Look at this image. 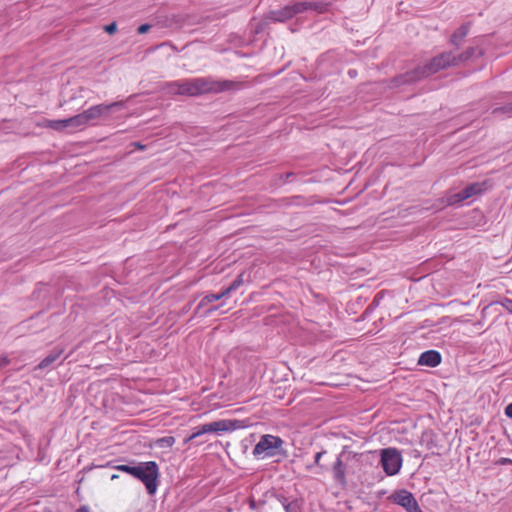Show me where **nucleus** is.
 I'll return each mask as SVG.
<instances>
[{"label":"nucleus","instance_id":"nucleus-33","mask_svg":"<svg viewBox=\"0 0 512 512\" xmlns=\"http://www.w3.org/2000/svg\"><path fill=\"white\" fill-rule=\"evenodd\" d=\"M118 477H119V476H118L117 474H113V475L111 476V479H112V480H115V479H117Z\"/></svg>","mask_w":512,"mask_h":512},{"label":"nucleus","instance_id":"nucleus-8","mask_svg":"<svg viewBox=\"0 0 512 512\" xmlns=\"http://www.w3.org/2000/svg\"><path fill=\"white\" fill-rule=\"evenodd\" d=\"M456 63V58L453 57L450 53H443L437 57H434L429 64L424 67L422 72L423 76H429L431 74L437 73L438 71L445 69L451 65Z\"/></svg>","mask_w":512,"mask_h":512},{"label":"nucleus","instance_id":"nucleus-29","mask_svg":"<svg viewBox=\"0 0 512 512\" xmlns=\"http://www.w3.org/2000/svg\"><path fill=\"white\" fill-rule=\"evenodd\" d=\"M323 454H324V452H318V453H316V455H315V463H316V464H319V461H320V459H321V457H322V455H323Z\"/></svg>","mask_w":512,"mask_h":512},{"label":"nucleus","instance_id":"nucleus-36","mask_svg":"<svg viewBox=\"0 0 512 512\" xmlns=\"http://www.w3.org/2000/svg\"><path fill=\"white\" fill-rule=\"evenodd\" d=\"M511 312H512V302H511Z\"/></svg>","mask_w":512,"mask_h":512},{"label":"nucleus","instance_id":"nucleus-7","mask_svg":"<svg viewBox=\"0 0 512 512\" xmlns=\"http://www.w3.org/2000/svg\"><path fill=\"white\" fill-rule=\"evenodd\" d=\"M123 101H117L110 104H97L84 110L82 113L84 120L88 125H93L97 120L107 115L111 109L115 107H122Z\"/></svg>","mask_w":512,"mask_h":512},{"label":"nucleus","instance_id":"nucleus-23","mask_svg":"<svg viewBox=\"0 0 512 512\" xmlns=\"http://www.w3.org/2000/svg\"><path fill=\"white\" fill-rule=\"evenodd\" d=\"M104 30H105L107 33H109V34H113V33H115V32H116V30H117V24H116V22H112V23H110L109 25H106V26L104 27Z\"/></svg>","mask_w":512,"mask_h":512},{"label":"nucleus","instance_id":"nucleus-28","mask_svg":"<svg viewBox=\"0 0 512 512\" xmlns=\"http://www.w3.org/2000/svg\"><path fill=\"white\" fill-rule=\"evenodd\" d=\"M52 120L50 119H44L41 123L38 124V126L40 127H44V128H50V124Z\"/></svg>","mask_w":512,"mask_h":512},{"label":"nucleus","instance_id":"nucleus-26","mask_svg":"<svg viewBox=\"0 0 512 512\" xmlns=\"http://www.w3.org/2000/svg\"><path fill=\"white\" fill-rule=\"evenodd\" d=\"M505 415L512 419V403L505 407Z\"/></svg>","mask_w":512,"mask_h":512},{"label":"nucleus","instance_id":"nucleus-20","mask_svg":"<svg viewBox=\"0 0 512 512\" xmlns=\"http://www.w3.org/2000/svg\"><path fill=\"white\" fill-rule=\"evenodd\" d=\"M467 35V28L461 27L456 33L452 35V42L454 44H457L458 41H460L462 38H464Z\"/></svg>","mask_w":512,"mask_h":512},{"label":"nucleus","instance_id":"nucleus-12","mask_svg":"<svg viewBox=\"0 0 512 512\" xmlns=\"http://www.w3.org/2000/svg\"><path fill=\"white\" fill-rule=\"evenodd\" d=\"M333 475L338 483L341 485L346 484V467L340 458H337L333 465Z\"/></svg>","mask_w":512,"mask_h":512},{"label":"nucleus","instance_id":"nucleus-14","mask_svg":"<svg viewBox=\"0 0 512 512\" xmlns=\"http://www.w3.org/2000/svg\"><path fill=\"white\" fill-rule=\"evenodd\" d=\"M63 349H55L47 357H45L37 366L38 369H45L54 363L63 353Z\"/></svg>","mask_w":512,"mask_h":512},{"label":"nucleus","instance_id":"nucleus-15","mask_svg":"<svg viewBox=\"0 0 512 512\" xmlns=\"http://www.w3.org/2000/svg\"><path fill=\"white\" fill-rule=\"evenodd\" d=\"M68 125L69 128L73 130H83L84 128L87 127V124L84 120L82 113H79L75 116L68 118Z\"/></svg>","mask_w":512,"mask_h":512},{"label":"nucleus","instance_id":"nucleus-22","mask_svg":"<svg viewBox=\"0 0 512 512\" xmlns=\"http://www.w3.org/2000/svg\"><path fill=\"white\" fill-rule=\"evenodd\" d=\"M243 284V274L237 276V278L230 284V289L233 291L237 290Z\"/></svg>","mask_w":512,"mask_h":512},{"label":"nucleus","instance_id":"nucleus-27","mask_svg":"<svg viewBox=\"0 0 512 512\" xmlns=\"http://www.w3.org/2000/svg\"><path fill=\"white\" fill-rule=\"evenodd\" d=\"M9 364V359L6 356L0 357V368L5 367Z\"/></svg>","mask_w":512,"mask_h":512},{"label":"nucleus","instance_id":"nucleus-16","mask_svg":"<svg viewBox=\"0 0 512 512\" xmlns=\"http://www.w3.org/2000/svg\"><path fill=\"white\" fill-rule=\"evenodd\" d=\"M234 397H238L239 395L243 394L244 392L249 390V385L245 382L244 379H236L234 381Z\"/></svg>","mask_w":512,"mask_h":512},{"label":"nucleus","instance_id":"nucleus-13","mask_svg":"<svg viewBox=\"0 0 512 512\" xmlns=\"http://www.w3.org/2000/svg\"><path fill=\"white\" fill-rule=\"evenodd\" d=\"M482 191V184L480 183H474L470 186L466 187L462 193L458 194L459 201L465 200L467 198H470Z\"/></svg>","mask_w":512,"mask_h":512},{"label":"nucleus","instance_id":"nucleus-21","mask_svg":"<svg viewBox=\"0 0 512 512\" xmlns=\"http://www.w3.org/2000/svg\"><path fill=\"white\" fill-rule=\"evenodd\" d=\"M114 468L119 470V471L128 473V474H130L132 476H133V473H134V470H135V466H129V465H124V464L115 466Z\"/></svg>","mask_w":512,"mask_h":512},{"label":"nucleus","instance_id":"nucleus-19","mask_svg":"<svg viewBox=\"0 0 512 512\" xmlns=\"http://www.w3.org/2000/svg\"><path fill=\"white\" fill-rule=\"evenodd\" d=\"M50 124V128L56 131H62L66 128H69L68 118L63 120H52Z\"/></svg>","mask_w":512,"mask_h":512},{"label":"nucleus","instance_id":"nucleus-25","mask_svg":"<svg viewBox=\"0 0 512 512\" xmlns=\"http://www.w3.org/2000/svg\"><path fill=\"white\" fill-rule=\"evenodd\" d=\"M231 292H233L232 289H230V285L224 289H222L221 292L218 293L219 297L222 299L226 296H228Z\"/></svg>","mask_w":512,"mask_h":512},{"label":"nucleus","instance_id":"nucleus-17","mask_svg":"<svg viewBox=\"0 0 512 512\" xmlns=\"http://www.w3.org/2000/svg\"><path fill=\"white\" fill-rule=\"evenodd\" d=\"M220 299L221 298L219 297L218 293L217 294H208L205 297H203V299L199 302V304L196 308V311L198 312L201 309L205 308L210 303L218 301Z\"/></svg>","mask_w":512,"mask_h":512},{"label":"nucleus","instance_id":"nucleus-11","mask_svg":"<svg viewBox=\"0 0 512 512\" xmlns=\"http://www.w3.org/2000/svg\"><path fill=\"white\" fill-rule=\"evenodd\" d=\"M294 17L290 5H287L279 10L271 11L268 15V19L277 22H284Z\"/></svg>","mask_w":512,"mask_h":512},{"label":"nucleus","instance_id":"nucleus-31","mask_svg":"<svg viewBox=\"0 0 512 512\" xmlns=\"http://www.w3.org/2000/svg\"><path fill=\"white\" fill-rule=\"evenodd\" d=\"M77 512H90L89 508L87 506H81Z\"/></svg>","mask_w":512,"mask_h":512},{"label":"nucleus","instance_id":"nucleus-9","mask_svg":"<svg viewBox=\"0 0 512 512\" xmlns=\"http://www.w3.org/2000/svg\"><path fill=\"white\" fill-rule=\"evenodd\" d=\"M292 14L295 16L297 14L303 13L308 10H314L318 13H325L328 11L329 4L322 2H296L291 4Z\"/></svg>","mask_w":512,"mask_h":512},{"label":"nucleus","instance_id":"nucleus-3","mask_svg":"<svg viewBox=\"0 0 512 512\" xmlns=\"http://www.w3.org/2000/svg\"><path fill=\"white\" fill-rule=\"evenodd\" d=\"M284 441L271 434L261 436L259 442L253 448L252 454L256 459H266L280 454Z\"/></svg>","mask_w":512,"mask_h":512},{"label":"nucleus","instance_id":"nucleus-34","mask_svg":"<svg viewBox=\"0 0 512 512\" xmlns=\"http://www.w3.org/2000/svg\"><path fill=\"white\" fill-rule=\"evenodd\" d=\"M214 310H217V307H214L212 309H209L208 312H211V311H214Z\"/></svg>","mask_w":512,"mask_h":512},{"label":"nucleus","instance_id":"nucleus-10","mask_svg":"<svg viewBox=\"0 0 512 512\" xmlns=\"http://www.w3.org/2000/svg\"><path fill=\"white\" fill-rule=\"evenodd\" d=\"M441 359V355L438 351L428 350L420 355L418 364L428 367H436L441 363Z\"/></svg>","mask_w":512,"mask_h":512},{"label":"nucleus","instance_id":"nucleus-4","mask_svg":"<svg viewBox=\"0 0 512 512\" xmlns=\"http://www.w3.org/2000/svg\"><path fill=\"white\" fill-rule=\"evenodd\" d=\"M237 420L222 419L211 423H206L194 429V432L186 439V442L191 441L206 433H221L237 429Z\"/></svg>","mask_w":512,"mask_h":512},{"label":"nucleus","instance_id":"nucleus-5","mask_svg":"<svg viewBox=\"0 0 512 512\" xmlns=\"http://www.w3.org/2000/svg\"><path fill=\"white\" fill-rule=\"evenodd\" d=\"M381 465L388 476L396 475L402 467V456L396 448H385L380 451Z\"/></svg>","mask_w":512,"mask_h":512},{"label":"nucleus","instance_id":"nucleus-24","mask_svg":"<svg viewBox=\"0 0 512 512\" xmlns=\"http://www.w3.org/2000/svg\"><path fill=\"white\" fill-rule=\"evenodd\" d=\"M150 28H151L150 24H142L138 27L137 32L139 34H145L150 30Z\"/></svg>","mask_w":512,"mask_h":512},{"label":"nucleus","instance_id":"nucleus-2","mask_svg":"<svg viewBox=\"0 0 512 512\" xmlns=\"http://www.w3.org/2000/svg\"><path fill=\"white\" fill-rule=\"evenodd\" d=\"M133 477L139 479L145 485L147 492L154 495L158 487L159 468L155 461L140 463L135 466Z\"/></svg>","mask_w":512,"mask_h":512},{"label":"nucleus","instance_id":"nucleus-18","mask_svg":"<svg viewBox=\"0 0 512 512\" xmlns=\"http://www.w3.org/2000/svg\"><path fill=\"white\" fill-rule=\"evenodd\" d=\"M156 444L160 448H171L175 444V438L173 436H165L159 438Z\"/></svg>","mask_w":512,"mask_h":512},{"label":"nucleus","instance_id":"nucleus-6","mask_svg":"<svg viewBox=\"0 0 512 512\" xmlns=\"http://www.w3.org/2000/svg\"><path fill=\"white\" fill-rule=\"evenodd\" d=\"M388 499L406 510V512H423L414 495L408 490L394 491Z\"/></svg>","mask_w":512,"mask_h":512},{"label":"nucleus","instance_id":"nucleus-32","mask_svg":"<svg viewBox=\"0 0 512 512\" xmlns=\"http://www.w3.org/2000/svg\"><path fill=\"white\" fill-rule=\"evenodd\" d=\"M285 510H286L287 512H293L292 507H291V504L286 505V506H285Z\"/></svg>","mask_w":512,"mask_h":512},{"label":"nucleus","instance_id":"nucleus-30","mask_svg":"<svg viewBox=\"0 0 512 512\" xmlns=\"http://www.w3.org/2000/svg\"><path fill=\"white\" fill-rule=\"evenodd\" d=\"M133 146L136 147L137 149H140V150H143L145 148L144 145H142L141 143L139 142H135L133 143Z\"/></svg>","mask_w":512,"mask_h":512},{"label":"nucleus","instance_id":"nucleus-35","mask_svg":"<svg viewBox=\"0 0 512 512\" xmlns=\"http://www.w3.org/2000/svg\"><path fill=\"white\" fill-rule=\"evenodd\" d=\"M110 466V463H106V465H102L101 467H108Z\"/></svg>","mask_w":512,"mask_h":512},{"label":"nucleus","instance_id":"nucleus-1","mask_svg":"<svg viewBox=\"0 0 512 512\" xmlns=\"http://www.w3.org/2000/svg\"><path fill=\"white\" fill-rule=\"evenodd\" d=\"M240 85L236 82L214 80L211 77H198L172 81L166 84V90L171 95L199 96L208 93H220L223 91L238 89Z\"/></svg>","mask_w":512,"mask_h":512}]
</instances>
